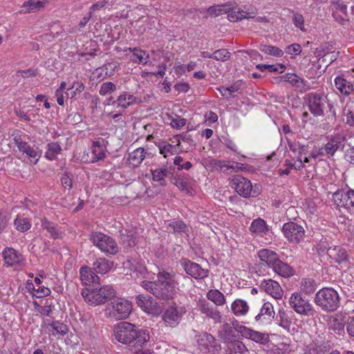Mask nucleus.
Instances as JSON below:
<instances>
[{
	"label": "nucleus",
	"mask_w": 354,
	"mask_h": 354,
	"mask_svg": "<svg viewBox=\"0 0 354 354\" xmlns=\"http://www.w3.org/2000/svg\"><path fill=\"white\" fill-rule=\"evenodd\" d=\"M174 272L161 271L157 274V280L154 281H143L141 286L161 300H169L174 297L177 281Z\"/></svg>",
	"instance_id": "nucleus-1"
},
{
	"label": "nucleus",
	"mask_w": 354,
	"mask_h": 354,
	"mask_svg": "<svg viewBox=\"0 0 354 354\" xmlns=\"http://www.w3.org/2000/svg\"><path fill=\"white\" fill-rule=\"evenodd\" d=\"M115 339L124 344H133V346L140 348L149 341L150 335L148 330L140 328L127 322L118 324L115 326Z\"/></svg>",
	"instance_id": "nucleus-2"
},
{
	"label": "nucleus",
	"mask_w": 354,
	"mask_h": 354,
	"mask_svg": "<svg viewBox=\"0 0 354 354\" xmlns=\"http://www.w3.org/2000/svg\"><path fill=\"white\" fill-rule=\"evenodd\" d=\"M306 102L309 111L315 117H323L325 113L329 111L333 118H336V111L326 96L318 93H310L306 96Z\"/></svg>",
	"instance_id": "nucleus-3"
},
{
	"label": "nucleus",
	"mask_w": 354,
	"mask_h": 354,
	"mask_svg": "<svg viewBox=\"0 0 354 354\" xmlns=\"http://www.w3.org/2000/svg\"><path fill=\"white\" fill-rule=\"evenodd\" d=\"M314 302L323 311L333 313L340 306V297L332 288H323L315 294Z\"/></svg>",
	"instance_id": "nucleus-4"
},
{
	"label": "nucleus",
	"mask_w": 354,
	"mask_h": 354,
	"mask_svg": "<svg viewBox=\"0 0 354 354\" xmlns=\"http://www.w3.org/2000/svg\"><path fill=\"white\" fill-rule=\"evenodd\" d=\"M84 300L93 305H100L115 297V290L111 286H104L100 288L97 286L92 288H85L82 290Z\"/></svg>",
	"instance_id": "nucleus-5"
},
{
	"label": "nucleus",
	"mask_w": 354,
	"mask_h": 354,
	"mask_svg": "<svg viewBox=\"0 0 354 354\" xmlns=\"http://www.w3.org/2000/svg\"><path fill=\"white\" fill-rule=\"evenodd\" d=\"M288 304L290 307L300 315L313 317L317 314L316 310L310 301L303 297L299 292L292 293L289 298Z\"/></svg>",
	"instance_id": "nucleus-6"
},
{
	"label": "nucleus",
	"mask_w": 354,
	"mask_h": 354,
	"mask_svg": "<svg viewBox=\"0 0 354 354\" xmlns=\"http://www.w3.org/2000/svg\"><path fill=\"white\" fill-rule=\"evenodd\" d=\"M91 241L101 251L113 255L118 252V247L113 239L101 232H93L90 236Z\"/></svg>",
	"instance_id": "nucleus-7"
},
{
	"label": "nucleus",
	"mask_w": 354,
	"mask_h": 354,
	"mask_svg": "<svg viewBox=\"0 0 354 354\" xmlns=\"http://www.w3.org/2000/svg\"><path fill=\"white\" fill-rule=\"evenodd\" d=\"M232 188L241 196L244 198L255 197L259 194V191L253 189L250 180L241 176H234L230 181Z\"/></svg>",
	"instance_id": "nucleus-8"
},
{
	"label": "nucleus",
	"mask_w": 354,
	"mask_h": 354,
	"mask_svg": "<svg viewBox=\"0 0 354 354\" xmlns=\"http://www.w3.org/2000/svg\"><path fill=\"white\" fill-rule=\"evenodd\" d=\"M132 310L131 303L122 298H118L111 302L109 308V315L115 319H126Z\"/></svg>",
	"instance_id": "nucleus-9"
},
{
	"label": "nucleus",
	"mask_w": 354,
	"mask_h": 354,
	"mask_svg": "<svg viewBox=\"0 0 354 354\" xmlns=\"http://www.w3.org/2000/svg\"><path fill=\"white\" fill-rule=\"evenodd\" d=\"M179 263L187 274L195 279H203L209 276V270L203 268L199 264L183 258Z\"/></svg>",
	"instance_id": "nucleus-10"
},
{
	"label": "nucleus",
	"mask_w": 354,
	"mask_h": 354,
	"mask_svg": "<svg viewBox=\"0 0 354 354\" xmlns=\"http://www.w3.org/2000/svg\"><path fill=\"white\" fill-rule=\"evenodd\" d=\"M284 236L293 243H299L304 239L305 230L304 227L294 222L286 223L282 227Z\"/></svg>",
	"instance_id": "nucleus-11"
},
{
	"label": "nucleus",
	"mask_w": 354,
	"mask_h": 354,
	"mask_svg": "<svg viewBox=\"0 0 354 354\" xmlns=\"http://www.w3.org/2000/svg\"><path fill=\"white\" fill-rule=\"evenodd\" d=\"M186 309L183 306H170L162 314V319L167 326L174 328L180 323Z\"/></svg>",
	"instance_id": "nucleus-12"
},
{
	"label": "nucleus",
	"mask_w": 354,
	"mask_h": 354,
	"mask_svg": "<svg viewBox=\"0 0 354 354\" xmlns=\"http://www.w3.org/2000/svg\"><path fill=\"white\" fill-rule=\"evenodd\" d=\"M198 344L201 351L209 354H215L221 349V346L217 344L214 337L207 333H203L200 337Z\"/></svg>",
	"instance_id": "nucleus-13"
},
{
	"label": "nucleus",
	"mask_w": 354,
	"mask_h": 354,
	"mask_svg": "<svg viewBox=\"0 0 354 354\" xmlns=\"http://www.w3.org/2000/svg\"><path fill=\"white\" fill-rule=\"evenodd\" d=\"M333 200L338 207L350 209L354 207V190H337L333 194Z\"/></svg>",
	"instance_id": "nucleus-14"
},
{
	"label": "nucleus",
	"mask_w": 354,
	"mask_h": 354,
	"mask_svg": "<svg viewBox=\"0 0 354 354\" xmlns=\"http://www.w3.org/2000/svg\"><path fill=\"white\" fill-rule=\"evenodd\" d=\"M198 308L202 314L212 319L214 324L223 322V316L216 306H215L205 300H202L199 301Z\"/></svg>",
	"instance_id": "nucleus-15"
},
{
	"label": "nucleus",
	"mask_w": 354,
	"mask_h": 354,
	"mask_svg": "<svg viewBox=\"0 0 354 354\" xmlns=\"http://www.w3.org/2000/svg\"><path fill=\"white\" fill-rule=\"evenodd\" d=\"M80 275L82 283L88 286V288L98 286L100 278L93 272V268L88 266L82 267L80 270Z\"/></svg>",
	"instance_id": "nucleus-16"
},
{
	"label": "nucleus",
	"mask_w": 354,
	"mask_h": 354,
	"mask_svg": "<svg viewBox=\"0 0 354 354\" xmlns=\"http://www.w3.org/2000/svg\"><path fill=\"white\" fill-rule=\"evenodd\" d=\"M260 288L274 299H281L283 297V290L279 283L272 279H264L260 284Z\"/></svg>",
	"instance_id": "nucleus-17"
},
{
	"label": "nucleus",
	"mask_w": 354,
	"mask_h": 354,
	"mask_svg": "<svg viewBox=\"0 0 354 354\" xmlns=\"http://www.w3.org/2000/svg\"><path fill=\"white\" fill-rule=\"evenodd\" d=\"M344 136L340 134H336L331 136L328 142L324 145V149L326 156L330 158L334 156L335 152L342 145V143L344 141Z\"/></svg>",
	"instance_id": "nucleus-18"
},
{
	"label": "nucleus",
	"mask_w": 354,
	"mask_h": 354,
	"mask_svg": "<svg viewBox=\"0 0 354 354\" xmlns=\"http://www.w3.org/2000/svg\"><path fill=\"white\" fill-rule=\"evenodd\" d=\"M141 100L133 95L128 92H123L115 100L113 101L112 105L125 109L129 106L139 104Z\"/></svg>",
	"instance_id": "nucleus-19"
},
{
	"label": "nucleus",
	"mask_w": 354,
	"mask_h": 354,
	"mask_svg": "<svg viewBox=\"0 0 354 354\" xmlns=\"http://www.w3.org/2000/svg\"><path fill=\"white\" fill-rule=\"evenodd\" d=\"M242 333L246 338L259 344H266L270 341L269 335L266 333L256 331L245 326L243 328Z\"/></svg>",
	"instance_id": "nucleus-20"
},
{
	"label": "nucleus",
	"mask_w": 354,
	"mask_h": 354,
	"mask_svg": "<svg viewBox=\"0 0 354 354\" xmlns=\"http://www.w3.org/2000/svg\"><path fill=\"white\" fill-rule=\"evenodd\" d=\"M327 254L330 259L335 262L341 263L348 260V254L345 249L341 247L329 248L327 250Z\"/></svg>",
	"instance_id": "nucleus-21"
},
{
	"label": "nucleus",
	"mask_w": 354,
	"mask_h": 354,
	"mask_svg": "<svg viewBox=\"0 0 354 354\" xmlns=\"http://www.w3.org/2000/svg\"><path fill=\"white\" fill-rule=\"evenodd\" d=\"M47 0H29L25 1L21 6V12H35L41 10L44 8Z\"/></svg>",
	"instance_id": "nucleus-22"
},
{
	"label": "nucleus",
	"mask_w": 354,
	"mask_h": 354,
	"mask_svg": "<svg viewBox=\"0 0 354 354\" xmlns=\"http://www.w3.org/2000/svg\"><path fill=\"white\" fill-rule=\"evenodd\" d=\"M113 266V262L105 258H98L93 263V270L100 274H106Z\"/></svg>",
	"instance_id": "nucleus-23"
},
{
	"label": "nucleus",
	"mask_w": 354,
	"mask_h": 354,
	"mask_svg": "<svg viewBox=\"0 0 354 354\" xmlns=\"http://www.w3.org/2000/svg\"><path fill=\"white\" fill-rule=\"evenodd\" d=\"M271 268H272L274 272L283 277L287 278L293 274L292 268L279 259L277 260Z\"/></svg>",
	"instance_id": "nucleus-24"
},
{
	"label": "nucleus",
	"mask_w": 354,
	"mask_h": 354,
	"mask_svg": "<svg viewBox=\"0 0 354 354\" xmlns=\"http://www.w3.org/2000/svg\"><path fill=\"white\" fill-rule=\"evenodd\" d=\"M258 256L261 261H264L266 264L272 268L277 260L279 259L278 254L268 249H261L258 252Z\"/></svg>",
	"instance_id": "nucleus-25"
},
{
	"label": "nucleus",
	"mask_w": 354,
	"mask_h": 354,
	"mask_svg": "<svg viewBox=\"0 0 354 354\" xmlns=\"http://www.w3.org/2000/svg\"><path fill=\"white\" fill-rule=\"evenodd\" d=\"M147 153L144 148H138L129 153L128 162L133 167H138L146 156Z\"/></svg>",
	"instance_id": "nucleus-26"
},
{
	"label": "nucleus",
	"mask_w": 354,
	"mask_h": 354,
	"mask_svg": "<svg viewBox=\"0 0 354 354\" xmlns=\"http://www.w3.org/2000/svg\"><path fill=\"white\" fill-rule=\"evenodd\" d=\"M206 297L216 306H223L226 303L225 295L217 289H211L206 294Z\"/></svg>",
	"instance_id": "nucleus-27"
},
{
	"label": "nucleus",
	"mask_w": 354,
	"mask_h": 354,
	"mask_svg": "<svg viewBox=\"0 0 354 354\" xmlns=\"http://www.w3.org/2000/svg\"><path fill=\"white\" fill-rule=\"evenodd\" d=\"M170 171L167 168H158L151 170L152 179L158 183L159 185L165 187L167 185L165 178L170 174Z\"/></svg>",
	"instance_id": "nucleus-28"
},
{
	"label": "nucleus",
	"mask_w": 354,
	"mask_h": 354,
	"mask_svg": "<svg viewBox=\"0 0 354 354\" xmlns=\"http://www.w3.org/2000/svg\"><path fill=\"white\" fill-rule=\"evenodd\" d=\"M3 256L5 262L8 266H12L15 263H19L21 257L17 252L11 248H6L3 252Z\"/></svg>",
	"instance_id": "nucleus-29"
},
{
	"label": "nucleus",
	"mask_w": 354,
	"mask_h": 354,
	"mask_svg": "<svg viewBox=\"0 0 354 354\" xmlns=\"http://www.w3.org/2000/svg\"><path fill=\"white\" fill-rule=\"evenodd\" d=\"M136 304L146 313H149L154 306L152 297L144 295H139L136 297Z\"/></svg>",
	"instance_id": "nucleus-30"
},
{
	"label": "nucleus",
	"mask_w": 354,
	"mask_h": 354,
	"mask_svg": "<svg viewBox=\"0 0 354 354\" xmlns=\"http://www.w3.org/2000/svg\"><path fill=\"white\" fill-rule=\"evenodd\" d=\"M92 154L91 161L93 162L102 160L106 157L104 147L101 145L99 140L93 142Z\"/></svg>",
	"instance_id": "nucleus-31"
},
{
	"label": "nucleus",
	"mask_w": 354,
	"mask_h": 354,
	"mask_svg": "<svg viewBox=\"0 0 354 354\" xmlns=\"http://www.w3.org/2000/svg\"><path fill=\"white\" fill-rule=\"evenodd\" d=\"M231 309L236 316L245 315L248 312L249 306L245 301L237 299L232 302Z\"/></svg>",
	"instance_id": "nucleus-32"
},
{
	"label": "nucleus",
	"mask_w": 354,
	"mask_h": 354,
	"mask_svg": "<svg viewBox=\"0 0 354 354\" xmlns=\"http://www.w3.org/2000/svg\"><path fill=\"white\" fill-rule=\"evenodd\" d=\"M335 84L340 93L344 95H349L353 90V85L346 79L337 77L335 80Z\"/></svg>",
	"instance_id": "nucleus-33"
},
{
	"label": "nucleus",
	"mask_w": 354,
	"mask_h": 354,
	"mask_svg": "<svg viewBox=\"0 0 354 354\" xmlns=\"http://www.w3.org/2000/svg\"><path fill=\"white\" fill-rule=\"evenodd\" d=\"M232 332L233 330L230 324L224 323L220 326L218 330V337L223 343L227 344L232 339Z\"/></svg>",
	"instance_id": "nucleus-34"
},
{
	"label": "nucleus",
	"mask_w": 354,
	"mask_h": 354,
	"mask_svg": "<svg viewBox=\"0 0 354 354\" xmlns=\"http://www.w3.org/2000/svg\"><path fill=\"white\" fill-rule=\"evenodd\" d=\"M252 233L260 234H266L268 231V227L264 220L261 218L254 219L250 227Z\"/></svg>",
	"instance_id": "nucleus-35"
},
{
	"label": "nucleus",
	"mask_w": 354,
	"mask_h": 354,
	"mask_svg": "<svg viewBox=\"0 0 354 354\" xmlns=\"http://www.w3.org/2000/svg\"><path fill=\"white\" fill-rule=\"evenodd\" d=\"M291 313H288L284 309L281 308L278 312L279 326L285 330H289L292 324Z\"/></svg>",
	"instance_id": "nucleus-36"
},
{
	"label": "nucleus",
	"mask_w": 354,
	"mask_h": 354,
	"mask_svg": "<svg viewBox=\"0 0 354 354\" xmlns=\"http://www.w3.org/2000/svg\"><path fill=\"white\" fill-rule=\"evenodd\" d=\"M46 148L45 157L50 160H55L57 156L62 151V147L57 142L48 143Z\"/></svg>",
	"instance_id": "nucleus-37"
},
{
	"label": "nucleus",
	"mask_w": 354,
	"mask_h": 354,
	"mask_svg": "<svg viewBox=\"0 0 354 354\" xmlns=\"http://www.w3.org/2000/svg\"><path fill=\"white\" fill-rule=\"evenodd\" d=\"M281 80L289 82L292 86L301 88L304 84V80L295 73H287L281 77Z\"/></svg>",
	"instance_id": "nucleus-38"
},
{
	"label": "nucleus",
	"mask_w": 354,
	"mask_h": 354,
	"mask_svg": "<svg viewBox=\"0 0 354 354\" xmlns=\"http://www.w3.org/2000/svg\"><path fill=\"white\" fill-rule=\"evenodd\" d=\"M327 346L318 342H313L306 346L304 354H325Z\"/></svg>",
	"instance_id": "nucleus-39"
},
{
	"label": "nucleus",
	"mask_w": 354,
	"mask_h": 354,
	"mask_svg": "<svg viewBox=\"0 0 354 354\" xmlns=\"http://www.w3.org/2000/svg\"><path fill=\"white\" fill-rule=\"evenodd\" d=\"M300 288L306 295H311L317 288V283L314 279H303L301 281Z\"/></svg>",
	"instance_id": "nucleus-40"
},
{
	"label": "nucleus",
	"mask_w": 354,
	"mask_h": 354,
	"mask_svg": "<svg viewBox=\"0 0 354 354\" xmlns=\"http://www.w3.org/2000/svg\"><path fill=\"white\" fill-rule=\"evenodd\" d=\"M130 50L133 53L132 61L140 64H146L147 63L149 57L145 51L136 48L133 49L130 48Z\"/></svg>",
	"instance_id": "nucleus-41"
},
{
	"label": "nucleus",
	"mask_w": 354,
	"mask_h": 354,
	"mask_svg": "<svg viewBox=\"0 0 354 354\" xmlns=\"http://www.w3.org/2000/svg\"><path fill=\"white\" fill-rule=\"evenodd\" d=\"M16 229L21 232L28 231L31 227V223L28 218L18 215L14 221Z\"/></svg>",
	"instance_id": "nucleus-42"
},
{
	"label": "nucleus",
	"mask_w": 354,
	"mask_h": 354,
	"mask_svg": "<svg viewBox=\"0 0 354 354\" xmlns=\"http://www.w3.org/2000/svg\"><path fill=\"white\" fill-rule=\"evenodd\" d=\"M121 241L126 248H132L137 243V238L131 231L125 230L121 234Z\"/></svg>",
	"instance_id": "nucleus-43"
},
{
	"label": "nucleus",
	"mask_w": 354,
	"mask_h": 354,
	"mask_svg": "<svg viewBox=\"0 0 354 354\" xmlns=\"http://www.w3.org/2000/svg\"><path fill=\"white\" fill-rule=\"evenodd\" d=\"M255 15L254 12H248L239 9L237 11H232L228 15L229 19L231 21H240L243 19L254 18Z\"/></svg>",
	"instance_id": "nucleus-44"
},
{
	"label": "nucleus",
	"mask_w": 354,
	"mask_h": 354,
	"mask_svg": "<svg viewBox=\"0 0 354 354\" xmlns=\"http://www.w3.org/2000/svg\"><path fill=\"white\" fill-rule=\"evenodd\" d=\"M26 136L22 134L20 132H17L14 135L13 140L14 143L17 145L19 151L24 153L26 150L30 147V145L24 140V138Z\"/></svg>",
	"instance_id": "nucleus-45"
},
{
	"label": "nucleus",
	"mask_w": 354,
	"mask_h": 354,
	"mask_svg": "<svg viewBox=\"0 0 354 354\" xmlns=\"http://www.w3.org/2000/svg\"><path fill=\"white\" fill-rule=\"evenodd\" d=\"M52 328L53 332L52 335L55 336L57 334L64 335H66L68 331V328L67 325L64 323L59 322V321L53 322L51 324H48V327Z\"/></svg>",
	"instance_id": "nucleus-46"
},
{
	"label": "nucleus",
	"mask_w": 354,
	"mask_h": 354,
	"mask_svg": "<svg viewBox=\"0 0 354 354\" xmlns=\"http://www.w3.org/2000/svg\"><path fill=\"white\" fill-rule=\"evenodd\" d=\"M263 315H267L268 319H272L274 316V311L273 306L270 302H266L263 304L261 308L260 313L255 317V319L259 321L261 317Z\"/></svg>",
	"instance_id": "nucleus-47"
},
{
	"label": "nucleus",
	"mask_w": 354,
	"mask_h": 354,
	"mask_svg": "<svg viewBox=\"0 0 354 354\" xmlns=\"http://www.w3.org/2000/svg\"><path fill=\"white\" fill-rule=\"evenodd\" d=\"M259 48L263 53L274 57H280L283 55V50L277 46L261 44Z\"/></svg>",
	"instance_id": "nucleus-48"
},
{
	"label": "nucleus",
	"mask_w": 354,
	"mask_h": 354,
	"mask_svg": "<svg viewBox=\"0 0 354 354\" xmlns=\"http://www.w3.org/2000/svg\"><path fill=\"white\" fill-rule=\"evenodd\" d=\"M171 183L182 191H188L189 187V182L187 178L184 176H173L171 180Z\"/></svg>",
	"instance_id": "nucleus-49"
},
{
	"label": "nucleus",
	"mask_w": 354,
	"mask_h": 354,
	"mask_svg": "<svg viewBox=\"0 0 354 354\" xmlns=\"http://www.w3.org/2000/svg\"><path fill=\"white\" fill-rule=\"evenodd\" d=\"M41 227L50 234L51 237L53 239L58 238L59 232L57 230V225L55 223L49 221L46 218H44L41 221Z\"/></svg>",
	"instance_id": "nucleus-50"
},
{
	"label": "nucleus",
	"mask_w": 354,
	"mask_h": 354,
	"mask_svg": "<svg viewBox=\"0 0 354 354\" xmlns=\"http://www.w3.org/2000/svg\"><path fill=\"white\" fill-rule=\"evenodd\" d=\"M227 344L229 349L235 353H243L247 351L245 344L239 340L232 339Z\"/></svg>",
	"instance_id": "nucleus-51"
},
{
	"label": "nucleus",
	"mask_w": 354,
	"mask_h": 354,
	"mask_svg": "<svg viewBox=\"0 0 354 354\" xmlns=\"http://www.w3.org/2000/svg\"><path fill=\"white\" fill-rule=\"evenodd\" d=\"M169 227L174 232L186 233L188 231L187 225L182 221H173L169 224Z\"/></svg>",
	"instance_id": "nucleus-52"
},
{
	"label": "nucleus",
	"mask_w": 354,
	"mask_h": 354,
	"mask_svg": "<svg viewBox=\"0 0 354 354\" xmlns=\"http://www.w3.org/2000/svg\"><path fill=\"white\" fill-rule=\"evenodd\" d=\"M231 57V53L225 48L219 49L214 52V59L217 61L225 62Z\"/></svg>",
	"instance_id": "nucleus-53"
},
{
	"label": "nucleus",
	"mask_w": 354,
	"mask_h": 354,
	"mask_svg": "<svg viewBox=\"0 0 354 354\" xmlns=\"http://www.w3.org/2000/svg\"><path fill=\"white\" fill-rule=\"evenodd\" d=\"M116 91V85L111 82L103 83L100 88L99 93L101 95H106Z\"/></svg>",
	"instance_id": "nucleus-54"
},
{
	"label": "nucleus",
	"mask_w": 354,
	"mask_h": 354,
	"mask_svg": "<svg viewBox=\"0 0 354 354\" xmlns=\"http://www.w3.org/2000/svg\"><path fill=\"white\" fill-rule=\"evenodd\" d=\"M38 75V70L34 68H28L26 70H19L16 73L17 76H21L24 79L35 77Z\"/></svg>",
	"instance_id": "nucleus-55"
},
{
	"label": "nucleus",
	"mask_w": 354,
	"mask_h": 354,
	"mask_svg": "<svg viewBox=\"0 0 354 354\" xmlns=\"http://www.w3.org/2000/svg\"><path fill=\"white\" fill-rule=\"evenodd\" d=\"M175 149L176 147L171 144L159 146L160 153L163 155L165 158L174 155Z\"/></svg>",
	"instance_id": "nucleus-56"
},
{
	"label": "nucleus",
	"mask_w": 354,
	"mask_h": 354,
	"mask_svg": "<svg viewBox=\"0 0 354 354\" xmlns=\"http://www.w3.org/2000/svg\"><path fill=\"white\" fill-rule=\"evenodd\" d=\"M61 183L65 189L71 190L73 187L72 174L69 172H65L61 178Z\"/></svg>",
	"instance_id": "nucleus-57"
},
{
	"label": "nucleus",
	"mask_w": 354,
	"mask_h": 354,
	"mask_svg": "<svg viewBox=\"0 0 354 354\" xmlns=\"http://www.w3.org/2000/svg\"><path fill=\"white\" fill-rule=\"evenodd\" d=\"M293 24L296 27L299 28L301 31H305L304 24V19L302 15L297 12H294L293 14Z\"/></svg>",
	"instance_id": "nucleus-58"
},
{
	"label": "nucleus",
	"mask_w": 354,
	"mask_h": 354,
	"mask_svg": "<svg viewBox=\"0 0 354 354\" xmlns=\"http://www.w3.org/2000/svg\"><path fill=\"white\" fill-rule=\"evenodd\" d=\"M301 52V46L298 44H292L286 48V53L289 55H297Z\"/></svg>",
	"instance_id": "nucleus-59"
},
{
	"label": "nucleus",
	"mask_w": 354,
	"mask_h": 354,
	"mask_svg": "<svg viewBox=\"0 0 354 354\" xmlns=\"http://www.w3.org/2000/svg\"><path fill=\"white\" fill-rule=\"evenodd\" d=\"M31 286L32 290L36 292V297L37 298L48 296L51 292L49 288L44 286H39L37 289H35L32 283H31Z\"/></svg>",
	"instance_id": "nucleus-60"
},
{
	"label": "nucleus",
	"mask_w": 354,
	"mask_h": 354,
	"mask_svg": "<svg viewBox=\"0 0 354 354\" xmlns=\"http://www.w3.org/2000/svg\"><path fill=\"white\" fill-rule=\"evenodd\" d=\"M346 329L351 337H354V317H349L346 321Z\"/></svg>",
	"instance_id": "nucleus-61"
},
{
	"label": "nucleus",
	"mask_w": 354,
	"mask_h": 354,
	"mask_svg": "<svg viewBox=\"0 0 354 354\" xmlns=\"http://www.w3.org/2000/svg\"><path fill=\"white\" fill-rule=\"evenodd\" d=\"M344 158L351 165H354V147L348 149L344 154Z\"/></svg>",
	"instance_id": "nucleus-62"
},
{
	"label": "nucleus",
	"mask_w": 354,
	"mask_h": 354,
	"mask_svg": "<svg viewBox=\"0 0 354 354\" xmlns=\"http://www.w3.org/2000/svg\"><path fill=\"white\" fill-rule=\"evenodd\" d=\"M107 3V1H105V0H103L102 1H98L94 4H93L91 6V7L90 8V10H89V13H91V15H93V12H95V10H98L102 8H104L106 4Z\"/></svg>",
	"instance_id": "nucleus-63"
},
{
	"label": "nucleus",
	"mask_w": 354,
	"mask_h": 354,
	"mask_svg": "<svg viewBox=\"0 0 354 354\" xmlns=\"http://www.w3.org/2000/svg\"><path fill=\"white\" fill-rule=\"evenodd\" d=\"M186 122L185 118L174 119L171 121V126L179 129L186 124Z\"/></svg>",
	"instance_id": "nucleus-64"
}]
</instances>
